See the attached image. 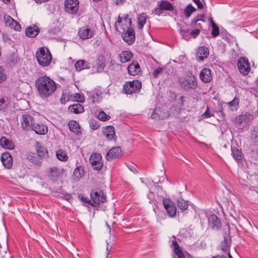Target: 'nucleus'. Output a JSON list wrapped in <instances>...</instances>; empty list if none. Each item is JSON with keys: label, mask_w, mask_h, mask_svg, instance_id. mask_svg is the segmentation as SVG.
<instances>
[{"label": "nucleus", "mask_w": 258, "mask_h": 258, "mask_svg": "<svg viewBox=\"0 0 258 258\" xmlns=\"http://www.w3.org/2000/svg\"><path fill=\"white\" fill-rule=\"evenodd\" d=\"M1 161L5 167L10 169L13 165V159L11 155L8 152H5L2 155Z\"/></svg>", "instance_id": "nucleus-16"}, {"label": "nucleus", "mask_w": 258, "mask_h": 258, "mask_svg": "<svg viewBox=\"0 0 258 258\" xmlns=\"http://www.w3.org/2000/svg\"><path fill=\"white\" fill-rule=\"evenodd\" d=\"M0 145L3 148L7 149H13L14 148L13 143L4 137L0 139Z\"/></svg>", "instance_id": "nucleus-31"}, {"label": "nucleus", "mask_w": 258, "mask_h": 258, "mask_svg": "<svg viewBox=\"0 0 258 258\" xmlns=\"http://www.w3.org/2000/svg\"><path fill=\"white\" fill-rule=\"evenodd\" d=\"M49 0H34V1L37 4H41L48 1Z\"/></svg>", "instance_id": "nucleus-59"}, {"label": "nucleus", "mask_w": 258, "mask_h": 258, "mask_svg": "<svg viewBox=\"0 0 258 258\" xmlns=\"http://www.w3.org/2000/svg\"><path fill=\"white\" fill-rule=\"evenodd\" d=\"M75 67L78 72H80L84 69L89 68V63L85 60L81 59L77 61Z\"/></svg>", "instance_id": "nucleus-30"}, {"label": "nucleus", "mask_w": 258, "mask_h": 258, "mask_svg": "<svg viewBox=\"0 0 258 258\" xmlns=\"http://www.w3.org/2000/svg\"><path fill=\"white\" fill-rule=\"evenodd\" d=\"M180 34L182 38L186 40H188L190 38V34H189V31L188 30H181Z\"/></svg>", "instance_id": "nucleus-45"}, {"label": "nucleus", "mask_w": 258, "mask_h": 258, "mask_svg": "<svg viewBox=\"0 0 258 258\" xmlns=\"http://www.w3.org/2000/svg\"><path fill=\"white\" fill-rule=\"evenodd\" d=\"M74 98L77 102H83L85 101L84 96L79 93L76 94Z\"/></svg>", "instance_id": "nucleus-50"}, {"label": "nucleus", "mask_w": 258, "mask_h": 258, "mask_svg": "<svg viewBox=\"0 0 258 258\" xmlns=\"http://www.w3.org/2000/svg\"><path fill=\"white\" fill-rule=\"evenodd\" d=\"M122 37L124 41L128 44H132L135 40V32L133 28L130 27L126 28L125 31L121 30Z\"/></svg>", "instance_id": "nucleus-11"}, {"label": "nucleus", "mask_w": 258, "mask_h": 258, "mask_svg": "<svg viewBox=\"0 0 258 258\" xmlns=\"http://www.w3.org/2000/svg\"><path fill=\"white\" fill-rule=\"evenodd\" d=\"M62 172V169L56 167L50 168L49 169V176L53 177H57Z\"/></svg>", "instance_id": "nucleus-37"}, {"label": "nucleus", "mask_w": 258, "mask_h": 258, "mask_svg": "<svg viewBox=\"0 0 258 258\" xmlns=\"http://www.w3.org/2000/svg\"><path fill=\"white\" fill-rule=\"evenodd\" d=\"M163 204L169 216L171 217H174L176 213V208L174 203L169 199H166L163 200Z\"/></svg>", "instance_id": "nucleus-13"}, {"label": "nucleus", "mask_w": 258, "mask_h": 258, "mask_svg": "<svg viewBox=\"0 0 258 258\" xmlns=\"http://www.w3.org/2000/svg\"><path fill=\"white\" fill-rule=\"evenodd\" d=\"M70 198V196L68 195V196H67V200H69Z\"/></svg>", "instance_id": "nucleus-63"}, {"label": "nucleus", "mask_w": 258, "mask_h": 258, "mask_svg": "<svg viewBox=\"0 0 258 258\" xmlns=\"http://www.w3.org/2000/svg\"><path fill=\"white\" fill-rule=\"evenodd\" d=\"M105 67V63L103 59H101L98 60L97 70L98 71H102Z\"/></svg>", "instance_id": "nucleus-49"}, {"label": "nucleus", "mask_w": 258, "mask_h": 258, "mask_svg": "<svg viewBox=\"0 0 258 258\" xmlns=\"http://www.w3.org/2000/svg\"><path fill=\"white\" fill-rule=\"evenodd\" d=\"M56 156L57 158L61 161H66L68 158L66 152L62 149H59L57 151Z\"/></svg>", "instance_id": "nucleus-38"}, {"label": "nucleus", "mask_w": 258, "mask_h": 258, "mask_svg": "<svg viewBox=\"0 0 258 258\" xmlns=\"http://www.w3.org/2000/svg\"><path fill=\"white\" fill-rule=\"evenodd\" d=\"M131 24V19L128 18V15H125L122 18L118 16L114 26L117 31L121 32V30L125 31L126 28H130Z\"/></svg>", "instance_id": "nucleus-6"}, {"label": "nucleus", "mask_w": 258, "mask_h": 258, "mask_svg": "<svg viewBox=\"0 0 258 258\" xmlns=\"http://www.w3.org/2000/svg\"><path fill=\"white\" fill-rule=\"evenodd\" d=\"M201 80L205 83L210 82L212 79L211 70L208 68L203 69L200 75Z\"/></svg>", "instance_id": "nucleus-20"}, {"label": "nucleus", "mask_w": 258, "mask_h": 258, "mask_svg": "<svg viewBox=\"0 0 258 258\" xmlns=\"http://www.w3.org/2000/svg\"><path fill=\"white\" fill-rule=\"evenodd\" d=\"M211 23H212V35L213 37H216L219 34V29L218 27L216 25V24L213 22L212 19H211Z\"/></svg>", "instance_id": "nucleus-41"}, {"label": "nucleus", "mask_w": 258, "mask_h": 258, "mask_svg": "<svg viewBox=\"0 0 258 258\" xmlns=\"http://www.w3.org/2000/svg\"><path fill=\"white\" fill-rule=\"evenodd\" d=\"M121 149L119 147H113L107 152L106 159L107 160H111L113 158L118 157L121 153Z\"/></svg>", "instance_id": "nucleus-21"}, {"label": "nucleus", "mask_w": 258, "mask_h": 258, "mask_svg": "<svg viewBox=\"0 0 258 258\" xmlns=\"http://www.w3.org/2000/svg\"><path fill=\"white\" fill-rule=\"evenodd\" d=\"M142 87L141 82L138 80L126 82L123 85L124 92L127 94L136 92L140 90Z\"/></svg>", "instance_id": "nucleus-8"}, {"label": "nucleus", "mask_w": 258, "mask_h": 258, "mask_svg": "<svg viewBox=\"0 0 258 258\" xmlns=\"http://www.w3.org/2000/svg\"><path fill=\"white\" fill-rule=\"evenodd\" d=\"M177 205L179 209L182 211H184L187 209L188 205L186 201L183 199H178L177 201Z\"/></svg>", "instance_id": "nucleus-39"}, {"label": "nucleus", "mask_w": 258, "mask_h": 258, "mask_svg": "<svg viewBox=\"0 0 258 258\" xmlns=\"http://www.w3.org/2000/svg\"><path fill=\"white\" fill-rule=\"evenodd\" d=\"M200 30L199 29H196L192 30L189 34L191 36H192L194 38H195L200 33Z\"/></svg>", "instance_id": "nucleus-52"}, {"label": "nucleus", "mask_w": 258, "mask_h": 258, "mask_svg": "<svg viewBox=\"0 0 258 258\" xmlns=\"http://www.w3.org/2000/svg\"><path fill=\"white\" fill-rule=\"evenodd\" d=\"M9 26L18 31H20L21 30V27L20 25L15 20V21L12 22V23H11V24Z\"/></svg>", "instance_id": "nucleus-46"}, {"label": "nucleus", "mask_w": 258, "mask_h": 258, "mask_svg": "<svg viewBox=\"0 0 258 258\" xmlns=\"http://www.w3.org/2000/svg\"><path fill=\"white\" fill-rule=\"evenodd\" d=\"M90 163L94 170H99L103 166L102 157L99 153H93L90 157Z\"/></svg>", "instance_id": "nucleus-9"}, {"label": "nucleus", "mask_w": 258, "mask_h": 258, "mask_svg": "<svg viewBox=\"0 0 258 258\" xmlns=\"http://www.w3.org/2000/svg\"><path fill=\"white\" fill-rule=\"evenodd\" d=\"M35 85L39 97L44 100H47L56 90L55 82L46 76L39 77Z\"/></svg>", "instance_id": "nucleus-1"}, {"label": "nucleus", "mask_w": 258, "mask_h": 258, "mask_svg": "<svg viewBox=\"0 0 258 258\" xmlns=\"http://www.w3.org/2000/svg\"><path fill=\"white\" fill-rule=\"evenodd\" d=\"M133 56V54L131 51H123L118 55V57L121 63H125L129 61Z\"/></svg>", "instance_id": "nucleus-24"}, {"label": "nucleus", "mask_w": 258, "mask_h": 258, "mask_svg": "<svg viewBox=\"0 0 258 258\" xmlns=\"http://www.w3.org/2000/svg\"><path fill=\"white\" fill-rule=\"evenodd\" d=\"M147 16L146 14L142 13L138 15V27L141 30L146 23Z\"/></svg>", "instance_id": "nucleus-35"}, {"label": "nucleus", "mask_w": 258, "mask_h": 258, "mask_svg": "<svg viewBox=\"0 0 258 258\" xmlns=\"http://www.w3.org/2000/svg\"><path fill=\"white\" fill-rule=\"evenodd\" d=\"M239 104V99L235 97L231 101L226 103V106L232 111H235L237 110Z\"/></svg>", "instance_id": "nucleus-34"}, {"label": "nucleus", "mask_w": 258, "mask_h": 258, "mask_svg": "<svg viewBox=\"0 0 258 258\" xmlns=\"http://www.w3.org/2000/svg\"><path fill=\"white\" fill-rule=\"evenodd\" d=\"M212 258H219V256H216L213 257ZM220 258H233V257H232L231 255L230 254L229 251H228V255L227 256L226 255H222Z\"/></svg>", "instance_id": "nucleus-57"}, {"label": "nucleus", "mask_w": 258, "mask_h": 258, "mask_svg": "<svg viewBox=\"0 0 258 258\" xmlns=\"http://www.w3.org/2000/svg\"><path fill=\"white\" fill-rule=\"evenodd\" d=\"M90 126H91V128H92L93 130H96L98 127V125L96 124H90Z\"/></svg>", "instance_id": "nucleus-60"}, {"label": "nucleus", "mask_w": 258, "mask_h": 258, "mask_svg": "<svg viewBox=\"0 0 258 258\" xmlns=\"http://www.w3.org/2000/svg\"><path fill=\"white\" fill-rule=\"evenodd\" d=\"M30 131H33L38 135H45L48 132L47 127L43 123H37L34 122Z\"/></svg>", "instance_id": "nucleus-15"}, {"label": "nucleus", "mask_w": 258, "mask_h": 258, "mask_svg": "<svg viewBox=\"0 0 258 258\" xmlns=\"http://www.w3.org/2000/svg\"><path fill=\"white\" fill-rule=\"evenodd\" d=\"M7 78V75L5 69L0 66V83L5 81Z\"/></svg>", "instance_id": "nucleus-44"}, {"label": "nucleus", "mask_w": 258, "mask_h": 258, "mask_svg": "<svg viewBox=\"0 0 258 258\" xmlns=\"http://www.w3.org/2000/svg\"><path fill=\"white\" fill-rule=\"evenodd\" d=\"M173 11V6L169 1H161L160 3L158 6V7L155 9V13L158 15H160L162 14V11Z\"/></svg>", "instance_id": "nucleus-12"}, {"label": "nucleus", "mask_w": 258, "mask_h": 258, "mask_svg": "<svg viewBox=\"0 0 258 258\" xmlns=\"http://www.w3.org/2000/svg\"><path fill=\"white\" fill-rule=\"evenodd\" d=\"M98 118L103 121L108 120L110 119V117L109 115L106 114L103 111H100L97 115Z\"/></svg>", "instance_id": "nucleus-43"}, {"label": "nucleus", "mask_w": 258, "mask_h": 258, "mask_svg": "<svg viewBox=\"0 0 258 258\" xmlns=\"http://www.w3.org/2000/svg\"><path fill=\"white\" fill-rule=\"evenodd\" d=\"M237 67L239 72L243 76L248 75L251 70L249 62L245 57H241L238 58Z\"/></svg>", "instance_id": "nucleus-7"}, {"label": "nucleus", "mask_w": 258, "mask_h": 258, "mask_svg": "<svg viewBox=\"0 0 258 258\" xmlns=\"http://www.w3.org/2000/svg\"><path fill=\"white\" fill-rule=\"evenodd\" d=\"M213 114L209 111V107H207V110L203 114L204 116L206 118L210 117L212 116Z\"/></svg>", "instance_id": "nucleus-55"}, {"label": "nucleus", "mask_w": 258, "mask_h": 258, "mask_svg": "<svg viewBox=\"0 0 258 258\" xmlns=\"http://www.w3.org/2000/svg\"><path fill=\"white\" fill-rule=\"evenodd\" d=\"M2 1H3L5 3H6H6H8V2L10 1V0H2Z\"/></svg>", "instance_id": "nucleus-62"}, {"label": "nucleus", "mask_w": 258, "mask_h": 258, "mask_svg": "<svg viewBox=\"0 0 258 258\" xmlns=\"http://www.w3.org/2000/svg\"><path fill=\"white\" fill-rule=\"evenodd\" d=\"M232 155L234 159L238 162H241L242 160V153L240 150L235 147H232Z\"/></svg>", "instance_id": "nucleus-33"}, {"label": "nucleus", "mask_w": 258, "mask_h": 258, "mask_svg": "<svg viewBox=\"0 0 258 258\" xmlns=\"http://www.w3.org/2000/svg\"><path fill=\"white\" fill-rule=\"evenodd\" d=\"M39 32V28L35 25L30 26L26 29V34L31 38L36 37Z\"/></svg>", "instance_id": "nucleus-25"}, {"label": "nucleus", "mask_w": 258, "mask_h": 258, "mask_svg": "<svg viewBox=\"0 0 258 258\" xmlns=\"http://www.w3.org/2000/svg\"><path fill=\"white\" fill-rule=\"evenodd\" d=\"M27 159L29 162L38 166H41L42 162L41 159L37 155L33 153H30L28 154Z\"/></svg>", "instance_id": "nucleus-23"}, {"label": "nucleus", "mask_w": 258, "mask_h": 258, "mask_svg": "<svg viewBox=\"0 0 258 258\" xmlns=\"http://www.w3.org/2000/svg\"><path fill=\"white\" fill-rule=\"evenodd\" d=\"M36 151L38 156L40 157L42 160V159L46 158L48 156V153L46 149L40 146L38 142L36 144Z\"/></svg>", "instance_id": "nucleus-29"}, {"label": "nucleus", "mask_w": 258, "mask_h": 258, "mask_svg": "<svg viewBox=\"0 0 258 258\" xmlns=\"http://www.w3.org/2000/svg\"><path fill=\"white\" fill-rule=\"evenodd\" d=\"M209 55L208 49L204 46L199 48L197 55V58L199 60L202 61L205 58H207Z\"/></svg>", "instance_id": "nucleus-22"}, {"label": "nucleus", "mask_w": 258, "mask_h": 258, "mask_svg": "<svg viewBox=\"0 0 258 258\" xmlns=\"http://www.w3.org/2000/svg\"><path fill=\"white\" fill-rule=\"evenodd\" d=\"M96 97V98H98L99 95H98V94H94V95L92 96V98L93 99L92 101H93V102H98V101L100 100L99 99L95 100Z\"/></svg>", "instance_id": "nucleus-58"}, {"label": "nucleus", "mask_w": 258, "mask_h": 258, "mask_svg": "<svg viewBox=\"0 0 258 258\" xmlns=\"http://www.w3.org/2000/svg\"><path fill=\"white\" fill-rule=\"evenodd\" d=\"M178 81L181 87L186 90L195 89L198 86L196 79L191 74L189 76L179 78Z\"/></svg>", "instance_id": "nucleus-3"}, {"label": "nucleus", "mask_w": 258, "mask_h": 258, "mask_svg": "<svg viewBox=\"0 0 258 258\" xmlns=\"http://www.w3.org/2000/svg\"><path fill=\"white\" fill-rule=\"evenodd\" d=\"M82 200L86 203H87L89 204V200H88V198H84V197H82Z\"/></svg>", "instance_id": "nucleus-61"}, {"label": "nucleus", "mask_w": 258, "mask_h": 258, "mask_svg": "<svg viewBox=\"0 0 258 258\" xmlns=\"http://www.w3.org/2000/svg\"><path fill=\"white\" fill-rule=\"evenodd\" d=\"M128 72L130 75L136 76L141 71L140 66L137 61H133L127 67Z\"/></svg>", "instance_id": "nucleus-19"}, {"label": "nucleus", "mask_w": 258, "mask_h": 258, "mask_svg": "<svg viewBox=\"0 0 258 258\" xmlns=\"http://www.w3.org/2000/svg\"><path fill=\"white\" fill-rule=\"evenodd\" d=\"M68 125L70 130L75 134H79L81 133V128L77 122L71 121L69 122Z\"/></svg>", "instance_id": "nucleus-36"}, {"label": "nucleus", "mask_w": 258, "mask_h": 258, "mask_svg": "<svg viewBox=\"0 0 258 258\" xmlns=\"http://www.w3.org/2000/svg\"><path fill=\"white\" fill-rule=\"evenodd\" d=\"M194 2L197 5L199 9H202L203 8V5L201 2L200 0H194Z\"/></svg>", "instance_id": "nucleus-56"}, {"label": "nucleus", "mask_w": 258, "mask_h": 258, "mask_svg": "<svg viewBox=\"0 0 258 258\" xmlns=\"http://www.w3.org/2000/svg\"><path fill=\"white\" fill-rule=\"evenodd\" d=\"M178 258H185L184 254L181 249L178 250L174 252Z\"/></svg>", "instance_id": "nucleus-53"}, {"label": "nucleus", "mask_w": 258, "mask_h": 258, "mask_svg": "<svg viewBox=\"0 0 258 258\" xmlns=\"http://www.w3.org/2000/svg\"><path fill=\"white\" fill-rule=\"evenodd\" d=\"M230 247V244L227 240L224 239V241L221 243V248L224 251H226Z\"/></svg>", "instance_id": "nucleus-48"}, {"label": "nucleus", "mask_w": 258, "mask_h": 258, "mask_svg": "<svg viewBox=\"0 0 258 258\" xmlns=\"http://www.w3.org/2000/svg\"><path fill=\"white\" fill-rule=\"evenodd\" d=\"M69 110L71 112L78 114L84 112V109L83 105L77 103L70 105L69 107Z\"/></svg>", "instance_id": "nucleus-32"}, {"label": "nucleus", "mask_w": 258, "mask_h": 258, "mask_svg": "<svg viewBox=\"0 0 258 258\" xmlns=\"http://www.w3.org/2000/svg\"><path fill=\"white\" fill-rule=\"evenodd\" d=\"M103 134L105 138L108 140H111L114 139L115 132L113 126H108L104 128Z\"/></svg>", "instance_id": "nucleus-26"}, {"label": "nucleus", "mask_w": 258, "mask_h": 258, "mask_svg": "<svg viewBox=\"0 0 258 258\" xmlns=\"http://www.w3.org/2000/svg\"><path fill=\"white\" fill-rule=\"evenodd\" d=\"M91 200H89V204L92 206L97 207L100 203L106 201V196L101 190H92L91 192Z\"/></svg>", "instance_id": "nucleus-4"}, {"label": "nucleus", "mask_w": 258, "mask_h": 258, "mask_svg": "<svg viewBox=\"0 0 258 258\" xmlns=\"http://www.w3.org/2000/svg\"><path fill=\"white\" fill-rule=\"evenodd\" d=\"M18 121L20 128L24 131H30L34 123L33 118L27 113L22 114Z\"/></svg>", "instance_id": "nucleus-5"}, {"label": "nucleus", "mask_w": 258, "mask_h": 258, "mask_svg": "<svg viewBox=\"0 0 258 258\" xmlns=\"http://www.w3.org/2000/svg\"><path fill=\"white\" fill-rule=\"evenodd\" d=\"M36 57L38 63L43 67L48 66L52 59L51 55L47 48H39L36 53Z\"/></svg>", "instance_id": "nucleus-2"}, {"label": "nucleus", "mask_w": 258, "mask_h": 258, "mask_svg": "<svg viewBox=\"0 0 258 258\" xmlns=\"http://www.w3.org/2000/svg\"><path fill=\"white\" fill-rule=\"evenodd\" d=\"M210 225L212 226L213 228L218 229L220 227L221 223L217 216L211 215L208 218Z\"/></svg>", "instance_id": "nucleus-27"}, {"label": "nucleus", "mask_w": 258, "mask_h": 258, "mask_svg": "<svg viewBox=\"0 0 258 258\" xmlns=\"http://www.w3.org/2000/svg\"><path fill=\"white\" fill-rule=\"evenodd\" d=\"M9 103L8 98L0 96V110H4Z\"/></svg>", "instance_id": "nucleus-40"}, {"label": "nucleus", "mask_w": 258, "mask_h": 258, "mask_svg": "<svg viewBox=\"0 0 258 258\" xmlns=\"http://www.w3.org/2000/svg\"><path fill=\"white\" fill-rule=\"evenodd\" d=\"M79 37L82 39H89L93 36V32L90 28L82 27L78 32Z\"/></svg>", "instance_id": "nucleus-17"}, {"label": "nucleus", "mask_w": 258, "mask_h": 258, "mask_svg": "<svg viewBox=\"0 0 258 258\" xmlns=\"http://www.w3.org/2000/svg\"><path fill=\"white\" fill-rule=\"evenodd\" d=\"M252 115L246 112L244 114L239 115L235 118V123L238 125H241L243 123H247L252 119Z\"/></svg>", "instance_id": "nucleus-14"}, {"label": "nucleus", "mask_w": 258, "mask_h": 258, "mask_svg": "<svg viewBox=\"0 0 258 258\" xmlns=\"http://www.w3.org/2000/svg\"><path fill=\"white\" fill-rule=\"evenodd\" d=\"M172 245L174 246V252L180 249L179 246L177 243V242L176 240L172 241Z\"/></svg>", "instance_id": "nucleus-54"}, {"label": "nucleus", "mask_w": 258, "mask_h": 258, "mask_svg": "<svg viewBox=\"0 0 258 258\" xmlns=\"http://www.w3.org/2000/svg\"><path fill=\"white\" fill-rule=\"evenodd\" d=\"M66 11L71 14H76L79 9L78 0H66L64 2Z\"/></svg>", "instance_id": "nucleus-10"}, {"label": "nucleus", "mask_w": 258, "mask_h": 258, "mask_svg": "<svg viewBox=\"0 0 258 258\" xmlns=\"http://www.w3.org/2000/svg\"><path fill=\"white\" fill-rule=\"evenodd\" d=\"M84 173V167L82 166H78L74 171L73 180L75 181H78Z\"/></svg>", "instance_id": "nucleus-28"}, {"label": "nucleus", "mask_w": 258, "mask_h": 258, "mask_svg": "<svg viewBox=\"0 0 258 258\" xmlns=\"http://www.w3.org/2000/svg\"><path fill=\"white\" fill-rule=\"evenodd\" d=\"M195 11H196V9L191 5H189L184 9V13L187 17H189Z\"/></svg>", "instance_id": "nucleus-42"}, {"label": "nucleus", "mask_w": 258, "mask_h": 258, "mask_svg": "<svg viewBox=\"0 0 258 258\" xmlns=\"http://www.w3.org/2000/svg\"><path fill=\"white\" fill-rule=\"evenodd\" d=\"M163 69L161 67H158L154 72L153 76L155 78H157L162 73Z\"/></svg>", "instance_id": "nucleus-51"}, {"label": "nucleus", "mask_w": 258, "mask_h": 258, "mask_svg": "<svg viewBox=\"0 0 258 258\" xmlns=\"http://www.w3.org/2000/svg\"><path fill=\"white\" fill-rule=\"evenodd\" d=\"M168 112L163 111L160 108H157L155 109L151 117L155 119H164L169 116Z\"/></svg>", "instance_id": "nucleus-18"}, {"label": "nucleus", "mask_w": 258, "mask_h": 258, "mask_svg": "<svg viewBox=\"0 0 258 258\" xmlns=\"http://www.w3.org/2000/svg\"><path fill=\"white\" fill-rule=\"evenodd\" d=\"M4 19L5 22L7 26H10L11 24V23H12V22L15 21V20H14L10 16L5 15Z\"/></svg>", "instance_id": "nucleus-47"}]
</instances>
